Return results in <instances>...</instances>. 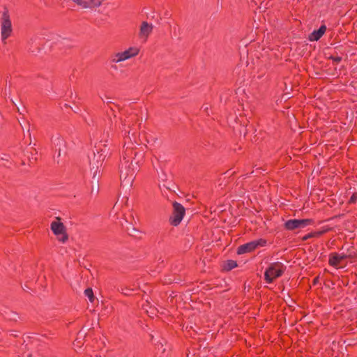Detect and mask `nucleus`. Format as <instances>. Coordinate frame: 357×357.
<instances>
[{"instance_id":"a211bd4d","label":"nucleus","mask_w":357,"mask_h":357,"mask_svg":"<svg viewBox=\"0 0 357 357\" xmlns=\"http://www.w3.org/2000/svg\"><path fill=\"white\" fill-rule=\"evenodd\" d=\"M111 61L113 63H119L121 61H123V59H122L121 52H117V53L113 54L111 56Z\"/></svg>"},{"instance_id":"c85d7f7f","label":"nucleus","mask_w":357,"mask_h":357,"mask_svg":"<svg viewBox=\"0 0 357 357\" xmlns=\"http://www.w3.org/2000/svg\"><path fill=\"white\" fill-rule=\"evenodd\" d=\"M110 112H111V113H112V114L114 116V117H115V116H116V115L114 114V108L111 107V108H110Z\"/></svg>"},{"instance_id":"5701e85b","label":"nucleus","mask_w":357,"mask_h":357,"mask_svg":"<svg viewBox=\"0 0 357 357\" xmlns=\"http://www.w3.org/2000/svg\"><path fill=\"white\" fill-rule=\"evenodd\" d=\"M357 201V192L353 193V195L351 196L349 204H355Z\"/></svg>"},{"instance_id":"9b49d317","label":"nucleus","mask_w":357,"mask_h":357,"mask_svg":"<svg viewBox=\"0 0 357 357\" xmlns=\"http://www.w3.org/2000/svg\"><path fill=\"white\" fill-rule=\"evenodd\" d=\"M139 52V50L135 47H130L124 52H121L122 59L123 61L129 59L137 56Z\"/></svg>"},{"instance_id":"f3484780","label":"nucleus","mask_w":357,"mask_h":357,"mask_svg":"<svg viewBox=\"0 0 357 357\" xmlns=\"http://www.w3.org/2000/svg\"><path fill=\"white\" fill-rule=\"evenodd\" d=\"M331 230V228L326 227V228H323L322 230L312 231L313 238H319L320 236H321L322 235L328 232Z\"/></svg>"},{"instance_id":"393cba45","label":"nucleus","mask_w":357,"mask_h":357,"mask_svg":"<svg viewBox=\"0 0 357 357\" xmlns=\"http://www.w3.org/2000/svg\"><path fill=\"white\" fill-rule=\"evenodd\" d=\"M310 238H313L312 232L308 233L307 234L305 235L301 238L302 241H306Z\"/></svg>"},{"instance_id":"7c9ffc66","label":"nucleus","mask_w":357,"mask_h":357,"mask_svg":"<svg viewBox=\"0 0 357 357\" xmlns=\"http://www.w3.org/2000/svg\"><path fill=\"white\" fill-rule=\"evenodd\" d=\"M206 109H208V107H205L204 110H206Z\"/></svg>"},{"instance_id":"f03ea898","label":"nucleus","mask_w":357,"mask_h":357,"mask_svg":"<svg viewBox=\"0 0 357 357\" xmlns=\"http://www.w3.org/2000/svg\"><path fill=\"white\" fill-rule=\"evenodd\" d=\"M13 28L9 11L6 7H4L1 24V36L2 41L6 43V40L11 36Z\"/></svg>"},{"instance_id":"6e6552de","label":"nucleus","mask_w":357,"mask_h":357,"mask_svg":"<svg viewBox=\"0 0 357 357\" xmlns=\"http://www.w3.org/2000/svg\"><path fill=\"white\" fill-rule=\"evenodd\" d=\"M83 8H94L101 5L103 0H73Z\"/></svg>"},{"instance_id":"cd10ccee","label":"nucleus","mask_w":357,"mask_h":357,"mask_svg":"<svg viewBox=\"0 0 357 357\" xmlns=\"http://www.w3.org/2000/svg\"><path fill=\"white\" fill-rule=\"evenodd\" d=\"M319 282V276H317L315 277L313 280H312V284L313 285H316L317 284H318Z\"/></svg>"},{"instance_id":"423d86ee","label":"nucleus","mask_w":357,"mask_h":357,"mask_svg":"<svg viewBox=\"0 0 357 357\" xmlns=\"http://www.w3.org/2000/svg\"><path fill=\"white\" fill-rule=\"evenodd\" d=\"M314 223L313 219H290L287 220L284 224V228L288 231H293L298 228H304L308 225H312Z\"/></svg>"},{"instance_id":"2f4dec72","label":"nucleus","mask_w":357,"mask_h":357,"mask_svg":"<svg viewBox=\"0 0 357 357\" xmlns=\"http://www.w3.org/2000/svg\"><path fill=\"white\" fill-rule=\"evenodd\" d=\"M29 357H31V355H29Z\"/></svg>"},{"instance_id":"f257e3e1","label":"nucleus","mask_w":357,"mask_h":357,"mask_svg":"<svg viewBox=\"0 0 357 357\" xmlns=\"http://www.w3.org/2000/svg\"><path fill=\"white\" fill-rule=\"evenodd\" d=\"M285 271L286 266L282 262L271 263L264 273V280L267 283L271 284L275 279L281 277Z\"/></svg>"},{"instance_id":"dca6fc26","label":"nucleus","mask_w":357,"mask_h":357,"mask_svg":"<svg viewBox=\"0 0 357 357\" xmlns=\"http://www.w3.org/2000/svg\"><path fill=\"white\" fill-rule=\"evenodd\" d=\"M126 231L130 236L136 238H139V234H140L141 233V231L139 229H137V228L134 227L132 225H130V227H126Z\"/></svg>"},{"instance_id":"4be33fe9","label":"nucleus","mask_w":357,"mask_h":357,"mask_svg":"<svg viewBox=\"0 0 357 357\" xmlns=\"http://www.w3.org/2000/svg\"><path fill=\"white\" fill-rule=\"evenodd\" d=\"M132 291H133L132 289L126 287V288H122L121 292V294H123L126 296H130V295H131V292Z\"/></svg>"},{"instance_id":"aec40b11","label":"nucleus","mask_w":357,"mask_h":357,"mask_svg":"<svg viewBox=\"0 0 357 357\" xmlns=\"http://www.w3.org/2000/svg\"><path fill=\"white\" fill-rule=\"evenodd\" d=\"M328 59L333 61V63L337 64L342 61V57L339 56L331 55L328 57Z\"/></svg>"},{"instance_id":"4468645a","label":"nucleus","mask_w":357,"mask_h":357,"mask_svg":"<svg viewBox=\"0 0 357 357\" xmlns=\"http://www.w3.org/2000/svg\"><path fill=\"white\" fill-rule=\"evenodd\" d=\"M238 266L237 261L232 259H229L225 261L223 269L226 271H229L232 270L233 268Z\"/></svg>"},{"instance_id":"a878e982","label":"nucleus","mask_w":357,"mask_h":357,"mask_svg":"<svg viewBox=\"0 0 357 357\" xmlns=\"http://www.w3.org/2000/svg\"><path fill=\"white\" fill-rule=\"evenodd\" d=\"M6 335L8 337H17L18 336L17 333L16 331H10L7 333Z\"/></svg>"},{"instance_id":"7ed1b4c3","label":"nucleus","mask_w":357,"mask_h":357,"mask_svg":"<svg viewBox=\"0 0 357 357\" xmlns=\"http://www.w3.org/2000/svg\"><path fill=\"white\" fill-rule=\"evenodd\" d=\"M132 160L130 162L129 158L123 156L119 164V176L120 178L124 180L128 179V181H132L135 176V170L132 167Z\"/></svg>"},{"instance_id":"c756f323","label":"nucleus","mask_w":357,"mask_h":357,"mask_svg":"<svg viewBox=\"0 0 357 357\" xmlns=\"http://www.w3.org/2000/svg\"><path fill=\"white\" fill-rule=\"evenodd\" d=\"M64 106H65L66 107H68V105L67 104H65V105H64Z\"/></svg>"},{"instance_id":"39448f33","label":"nucleus","mask_w":357,"mask_h":357,"mask_svg":"<svg viewBox=\"0 0 357 357\" xmlns=\"http://www.w3.org/2000/svg\"><path fill=\"white\" fill-rule=\"evenodd\" d=\"M266 244L267 241L266 239L259 238L238 246L236 252L238 255L252 252L259 247L266 246Z\"/></svg>"},{"instance_id":"bb28decb","label":"nucleus","mask_w":357,"mask_h":357,"mask_svg":"<svg viewBox=\"0 0 357 357\" xmlns=\"http://www.w3.org/2000/svg\"><path fill=\"white\" fill-rule=\"evenodd\" d=\"M339 256H340V259L341 261L342 260H344V259H349V257H347V253L339 254Z\"/></svg>"},{"instance_id":"9d476101","label":"nucleus","mask_w":357,"mask_h":357,"mask_svg":"<svg viewBox=\"0 0 357 357\" xmlns=\"http://www.w3.org/2000/svg\"><path fill=\"white\" fill-rule=\"evenodd\" d=\"M153 31V26L147 22H143L140 26L139 37L147 38Z\"/></svg>"},{"instance_id":"2eb2a0df","label":"nucleus","mask_w":357,"mask_h":357,"mask_svg":"<svg viewBox=\"0 0 357 357\" xmlns=\"http://www.w3.org/2000/svg\"><path fill=\"white\" fill-rule=\"evenodd\" d=\"M347 257H349V259L357 261V250L354 245H351L347 248Z\"/></svg>"},{"instance_id":"6ab92c4d","label":"nucleus","mask_w":357,"mask_h":357,"mask_svg":"<svg viewBox=\"0 0 357 357\" xmlns=\"http://www.w3.org/2000/svg\"><path fill=\"white\" fill-rule=\"evenodd\" d=\"M84 295L88 297L91 303H93L95 300L93 289L91 288H87L84 290Z\"/></svg>"},{"instance_id":"20e7f679","label":"nucleus","mask_w":357,"mask_h":357,"mask_svg":"<svg viewBox=\"0 0 357 357\" xmlns=\"http://www.w3.org/2000/svg\"><path fill=\"white\" fill-rule=\"evenodd\" d=\"M172 206L173 211L169 217V222L171 225L176 227L182 221L185 214V208L181 204L176 201L172 203Z\"/></svg>"},{"instance_id":"1a4fd4ad","label":"nucleus","mask_w":357,"mask_h":357,"mask_svg":"<svg viewBox=\"0 0 357 357\" xmlns=\"http://www.w3.org/2000/svg\"><path fill=\"white\" fill-rule=\"evenodd\" d=\"M326 26L325 24L321 25V26L317 29L314 30L308 36V40L310 41H317L319 40L325 33L326 31Z\"/></svg>"},{"instance_id":"0eeeda50","label":"nucleus","mask_w":357,"mask_h":357,"mask_svg":"<svg viewBox=\"0 0 357 357\" xmlns=\"http://www.w3.org/2000/svg\"><path fill=\"white\" fill-rule=\"evenodd\" d=\"M56 219L58 221H53L51 223V229L54 235H61V238H58V240L62 243H66L68 240V234L66 232V228L64 225L61 222V218L56 217Z\"/></svg>"},{"instance_id":"ddd939ff","label":"nucleus","mask_w":357,"mask_h":357,"mask_svg":"<svg viewBox=\"0 0 357 357\" xmlns=\"http://www.w3.org/2000/svg\"><path fill=\"white\" fill-rule=\"evenodd\" d=\"M0 162H2L1 165L7 168H10L13 165V162L10 160V156L5 153L0 155Z\"/></svg>"},{"instance_id":"412c9836","label":"nucleus","mask_w":357,"mask_h":357,"mask_svg":"<svg viewBox=\"0 0 357 357\" xmlns=\"http://www.w3.org/2000/svg\"><path fill=\"white\" fill-rule=\"evenodd\" d=\"M126 123H124L123 124V130L122 131H124V132H125L126 137H127V138H128L130 140H131V138H130V132H131V129L130 128V126H128L129 130H127V129L126 128Z\"/></svg>"},{"instance_id":"f8f14e48","label":"nucleus","mask_w":357,"mask_h":357,"mask_svg":"<svg viewBox=\"0 0 357 357\" xmlns=\"http://www.w3.org/2000/svg\"><path fill=\"white\" fill-rule=\"evenodd\" d=\"M341 263V260L340 259L339 253L337 252H331L329 255L328 264L333 267L338 268Z\"/></svg>"},{"instance_id":"b1692460","label":"nucleus","mask_w":357,"mask_h":357,"mask_svg":"<svg viewBox=\"0 0 357 357\" xmlns=\"http://www.w3.org/2000/svg\"><path fill=\"white\" fill-rule=\"evenodd\" d=\"M98 190H99V186H98V184L97 183V181L96 180L94 186H92L91 192V194H93V192L97 194L98 192Z\"/></svg>"}]
</instances>
